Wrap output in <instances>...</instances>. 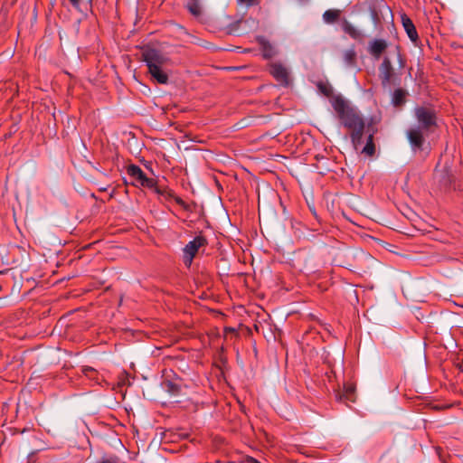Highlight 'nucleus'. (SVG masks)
<instances>
[{
    "instance_id": "f257e3e1",
    "label": "nucleus",
    "mask_w": 463,
    "mask_h": 463,
    "mask_svg": "<svg viewBox=\"0 0 463 463\" xmlns=\"http://www.w3.org/2000/svg\"><path fill=\"white\" fill-rule=\"evenodd\" d=\"M331 104L344 127L352 131L351 139L357 149L361 144L364 128V122L362 117L354 107L339 96L334 97L331 99Z\"/></svg>"
},
{
    "instance_id": "f03ea898",
    "label": "nucleus",
    "mask_w": 463,
    "mask_h": 463,
    "mask_svg": "<svg viewBox=\"0 0 463 463\" xmlns=\"http://www.w3.org/2000/svg\"><path fill=\"white\" fill-rule=\"evenodd\" d=\"M128 174L132 179L133 184L154 189L157 194L161 193L156 186L155 179L147 177L139 166L135 165H129L128 167Z\"/></svg>"
},
{
    "instance_id": "7ed1b4c3",
    "label": "nucleus",
    "mask_w": 463,
    "mask_h": 463,
    "mask_svg": "<svg viewBox=\"0 0 463 463\" xmlns=\"http://www.w3.org/2000/svg\"><path fill=\"white\" fill-rule=\"evenodd\" d=\"M144 60L146 62L148 69L153 67L162 68L166 64L168 58L155 49H148L143 53Z\"/></svg>"
},
{
    "instance_id": "20e7f679",
    "label": "nucleus",
    "mask_w": 463,
    "mask_h": 463,
    "mask_svg": "<svg viewBox=\"0 0 463 463\" xmlns=\"http://www.w3.org/2000/svg\"><path fill=\"white\" fill-rule=\"evenodd\" d=\"M206 241L202 236H197L189 241L184 249V260L186 266H190L198 250L205 244Z\"/></svg>"
},
{
    "instance_id": "39448f33",
    "label": "nucleus",
    "mask_w": 463,
    "mask_h": 463,
    "mask_svg": "<svg viewBox=\"0 0 463 463\" xmlns=\"http://www.w3.org/2000/svg\"><path fill=\"white\" fill-rule=\"evenodd\" d=\"M270 74L281 84L287 85L289 80L288 70L279 62H274L269 68Z\"/></svg>"
},
{
    "instance_id": "423d86ee",
    "label": "nucleus",
    "mask_w": 463,
    "mask_h": 463,
    "mask_svg": "<svg viewBox=\"0 0 463 463\" xmlns=\"http://www.w3.org/2000/svg\"><path fill=\"white\" fill-rule=\"evenodd\" d=\"M416 117L422 128H427L435 123L434 113L425 108L416 109Z\"/></svg>"
},
{
    "instance_id": "0eeeda50",
    "label": "nucleus",
    "mask_w": 463,
    "mask_h": 463,
    "mask_svg": "<svg viewBox=\"0 0 463 463\" xmlns=\"http://www.w3.org/2000/svg\"><path fill=\"white\" fill-rule=\"evenodd\" d=\"M408 139L412 146L420 147L423 142V133L420 128H414L408 131Z\"/></svg>"
},
{
    "instance_id": "6e6552de",
    "label": "nucleus",
    "mask_w": 463,
    "mask_h": 463,
    "mask_svg": "<svg viewBox=\"0 0 463 463\" xmlns=\"http://www.w3.org/2000/svg\"><path fill=\"white\" fill-rule=\"evenodd\" d=\"M392 64L388 59H385L380 66V77L383 85L390 82L392 78Z\"/></svg>"
},
{
    "instance_id": "1a4fd4ad",
    "label": "nucleus",
    "mask_w": 463,
    "mask_h": 463,
    "mask_svg": "<svg viewBox=\"0 0 463 463\" xmlns=\"http://www.w3.org/2000/svg\"><path fill=\"white\" fill-rule=\"evenodd\" d=\"M402 22L403 28L406 31L409 38L412 42H416V40L418 39V33H417V31H416L415 26H414L413 23L411 22V20L409 17H407L406 15H402Z\"/></svg>"
},
{
    "instance_id": "9d476101",
    "label": "nucleus",
    "mask_w": 463,
    "mask_h": 463,
    "mask_svg": "<svg viewBox=\"0 0 463 463\" xmlns=\"http://www.w3.org/2000/svg\"><path fill=\"white\" fill-rule=\"evenodd\" d=\"M258 42L261 47L262 54L265 58L269 59L276 54V50L272 44L263 37L258 38Z\"/></svg>"
},
{
    "instance_id": "9b49d317",
    "label": "nucleus",
    "mask_w": 463,
    "mask_h": 463,
    "mask_svg": "<svg viewBox=\"0 0 463 463\" xmlns=\"http://www.w3.org/2000/svg\"><path fill=\"white\" fill-rule=\"evenodd\" d=\"M152 77L160 84H165L168 81L167 74L162 70V68L153 67L148 69Z\"/></svg>"
},
{
    "instance_id": "f8f14e48",
    "label": "nucleus",
    "mask_w": 463,
    "mask_h": 463,
    "mask_svg": "<svg viewBox=\"0 0 463 463\" xmlns=\"http://www.w3.org/2000/svg\"><path fill=\"white\" fill-rule=\"evenodd\" d=\"M386 43L383 40H374L370 43L369 51L374 56H380V54L385 50Z\"/></svg>"
},
{
    "instance_id": "ddd939ff",
    "label": "nucleus",
    "mask_w": 463,
    "mask_h": 463,
    "mask_svg": "<svg viewBox=\"0 0 463 463\" xmlns=\"http://www.w3.org/2000/svg\"><path fill=\"white\" fill-rule=\"evenodd\" d=\"M343 29L345 31V33H347L348 35H350L353 39H360L362 38L363 34H362V32L356 28L354 24L348 23V22H345L344 24H343Z\"/></svg>"
},
{
    "instance_id": "4468645a",
    "label": "nucleus",
    "mask_w": 463,
    "mask_h": 463,
    "mask_svg": "<svg viewBox=\"0 0 463 463\" xmlns=\"http://www.w3.org/2000/svg\"><path fill=\"white\" fill-rule=\"evenodd\" d=\"M187 9L189 12L196 18H200L202 15V8L201 5L198 4L197 0H189L187 5Z\"/></svg>"
},
{
    "instance_id": "2eb2a0df",
    "label": "nucleus",
    "mask_w": 463,
    "mask_h": 463,
    "mask_svg": "<svg viewBox=\"0 0 463 463\" xmlns=\"http://www.w3.org/2000/svg\"><path fill=\"white\" fill-rule=\"evenodd\" d=\"M339 15H340L339 10L329 9L324 13L323 19L326 23L332 24L335 21H336V19L339 17Z\"/></svg>"
},
{
    "instance_id": "dca6fc26",
    "label": "nucleus",
    "mask_w": 463,
    "mask_h": 463,
    "mask_svg": "<svg viewBox=\"0 0 463 463\" xmlns=\"http://www.w3.org/2000/svg\"><path fill=\"white\" fill-rule=\"evenodd\" d=\"M355 57L356 53L353 48L345 50L343 53L344 61L347 66H352L354 63Z\"/></svg>"
},
{
    "instance_id": "f3484780",
    "label": "nucleus",
    "mask_w": 463,
    "mask_h": 463,
    "mask_svg": "<svg viewBox=\"0 0 463 463\" xmlns=\"http://www.w3.org/2000/svg\"><path fill=\"white\" fill-rule=\"evenodd\" d=\"M404 99L405 92L402 90L399 89L394 90L392 95V102L395 106L401 105L404 101Z\"/></svg>"
},
{
    "instance_id": "a211bd4d",
    "label": "nucleus",
    "mask_w": 463,
    "mask_h": 463,
    "mask_svg": "<svg viewBox=\"0 0 463 463\" xmlns=\"http://www.w3.org/2000/svg\"><path fill=\"white\" fill-rule=\"evenodd\" d=\"M363 152L368 156H373L374 153V145L373 143V137L371 135L368 137L367 144L363 148Z\"/></svg>"
},
{
    "instance_id": "6ab92c4d",
    "label": "nucleus",
    "mask_w": 463,
    "mask_h": 463,
    "mask_svg": "<svg viewBox=\"0 0 463 463\" xmlns=\"http://www.w3.org/2000/svg\"><path fill=\"white\" fill-rule=\"evenodd\" d=\"M75 8H79L81 0H69Z\"/></svg>"
},
{
    "instance_id": "aec40b11",
    "label": "nucleus",
    "mask_w": 463,
    "mask_h": 463,
    "mask_svg": "<svg viewBox=\"0 0 463 463\" xmlns=\"http://www.w3.org/2000/svg\"><path fill=\"white\" fill-rule=\"evenodd\" d=\"M239 1L241 3L247 4V5H250L253 3L254 0H239Z\"/></svg>"
},
{
    "instance_id": "412c9836",
    "label": "nucleus",
    "mask_w": 463,
    "mask_h": 463,
    "mask_svg": "<svg viewBox=\"0 0 463 463\" xmlns=\"http://www.w3.org/2000/svg\"><path fill=\"white\" fill-rule=\"evenodd\" d=\"M99 463H116L115 461L111 460V459H104Z\"/></svg>"
}]
</instances>
